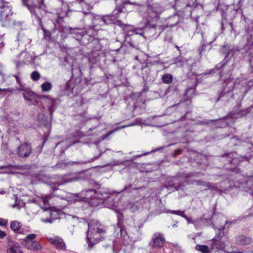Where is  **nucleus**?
I'll return each mask as SVG.
<instances>
[{"mask_svg":"<svg viewBox=\"0 0 253 253\" xmlns=\"http://www.w3.org/2000/svg\"><path fill=\"white\" fill-rule=\"evenodd\" d=\"M15 78H16V79L17 82L18 83H19V79L18 77L17 76H15Z\"/></svg>","mask_w":253,"mask_h":253,"instance_id":"obj_34","label":"nucleus"},{"mask_svg":"<svg viewBox=\"0 0 253 253\" xmlns=\"http://www.w3.org/2000/svg\"><path fill=\"white\" fill-rule=\"evenodd\" d=\"M163 11L162 7L158 4H152L149 9V16L152 19L158 18Z\"/></svg>","mask_w":253,"mask_h":253,"instance_id":"obj_7","label":"nucleus"},{"mask_svg":"<svg viewBox=\"0 0 253 253\" xmlns=\"http://www.w3.org/2000/svg\"><path fill=\"white\" fill-rule=\"evenodd\" d=\"M117 131V129H116V128H115V129H113V130H111L110 131H109V132L107 133V134L106 136L107 137V136H108L110 135L111 134H112L113 133L115 132V131Z\"/></svg>","mask_w":253,"mask_h":253,"instance_id":"obj_31","label":"nucleus"},{"mask_svg":"<svg viewBox=\"0 0 253 253\" xmlns=\"http://www.w3.org/2000/svg\"><path fill=\"white\" fill-rule=\"evenodd\" d=\"M122 12V9L121 8H118L115 9L113 12V14L112 15L115 18H117L118 17V15Z\"/></svg>","mask_w":253,"mask_h":253,"instance_id":"obj_23","label":"nucleus"},{"mask_svg":"<svg viewBox=\"0 0 253 253\" xmlns=\"http://www.w3.org/2000/svg\"><path fill=\"white\" fill-rule=\"evenodd\" d=\"M121 236L122 237H125L127 233L125 229L123 228H121L120 229Z\"/></svg>","mask_w":253,"mask_h":253,"instance_id":"obj_24","label":"nucleus"},{"mask_svg":"<svg viewBox=\"0 0 253 253\" xmlns=\"http://www.w3.org/2000/svg\"><path fill=\"white\" fill-rule=\"evenodd\" d=\"M41 75L38 71H34L31 75V77L34 81H38Z\"/></svg>","mask_w":253,"mask_h":253,"instance_id":"obj_19","label":"nucleus"},{"mask_svg":"<svg viewBox=\"0 0 253 253\" xmlns=\"http://www.w3.org/2000/svg\"><path fill=\"white\" fill-rule=\"evenodd\" d=\"M15 207V205H13V208H14Z\"/></svg>","mask_w":253,"mask_h":253,"instance_id":"obj_40","label":"nucleus"},{"mask_svg":"<svg viewBox=\"0 0 253 253\" xmlns=\"http://www.w3.org/2000/svg\"><path fill=\"white\" fill-rule=\"evenodd\" d=\"M101 22H103L104 24H109L112 23V20L110 19L109 16H104L100 18Z\"/></svg>","mask_w":253,"mask_h":253,"instance_id":"obj_18","label":"nucleus"},{"mask_svg":"<svg viewBox=\"0 0 253 253\" xmlns=\"http://www.w3.org/2000/svg\"><path fill=\"white\" fill-rule=\"evenodd\" d=\"M23 1L31 13L38 15V11L40 9L42 0H23Z\"/></svg>","mask_w":253,"mask_h":253,"instance_id":"obj_4","label":"nucleus"},{"mask_svg":"<svg viewBox=\"0 0 253 253\" xmlns=\"http://www.w3.org/2000/svg\"><path fill=\"white\" fill-rule=\"evenodd\" d=\"M162 80L165 84H169L172 82L173 77L170 74H165L162 77Z\"/></svg>","mask_w":253,"mask_h":253,"instance_id":"obj_13","label":"nucleus"},{"mask_svg":"<svg viewBox=\"0 0 253 253\" xmlns=\"http://www.w3.org/2000/svg\"><path fill=\"white\" fill-rule=\"evenodd\" d=\"M48 241L57 249L64 250L66 249L65 244L62 238L59 237H54L48 239Z\"/></svg>","mask_w":253,"mask_h":253,"instance_id":"obj_8","label":"nucleus"},{"mask_svg":"<svg viewBox=\"0 0 253 253\" xmlns=\"http://www.w3.org/2000/svg\"><path fill=\"white\" fill-rule=\"evenodd\" d=\"M171 213L175 214H177L180 216H181L183 217L184 218H185L186 220H188V218L186 215H185L183 211H170Z\"/></svg>","mask_w":253,"mask_h":253,"instance_id":"obj_21","label":"nucleus"},{"mask_svg":"<svg viewBox=\"0 0 253 253\" xmlns=\"http://www.w3.org/2000/svg\"><path fill=\"white\" fill-rule=\"evenodd\" d=\"M21 224L20 222L17 221H14L11 223L10 228L13 231H17L20 229Z\"/></svg>","mask_w":253,"mask_h":253,"instance_id":"obj_15","label":"nucleus"},{"mask_svg":"<svg viewBox=\"0 0 253 253\" xmlns=\"http://www.w3.org/2000/svg\"><path fill=\"white\" fill-rule=\"evenodd\" d=\"M196 250L202 252V253H208L210 252V249L207 246L197 245L195 248Z\"/></svg>","mask_w":253,"mask_h":253,"instance_id":"obj_14","label":"nucleus"},{"mask_svg":"<svg viewBox=\"0 0 253 253\" xmlns=\"http://www.w3.org/2000/svg\"><path fill=\"white\" fill-rule=\"evenodd\" d=\"M131 125H128V126H119L117 128H116V129H117V130H119L120 129H121L122 128H124L126 126H130Z\"/></svg>","mask_w":253,"mask_h":253,"instance_id":"obj_30","label":"nucleus"},{"mask_svg":"<svg viewBox=\"0 0 253 253\" xmlns=\"http://www.w3.org/2000/svg\"><path fill=\"white\" fill-rule=\"evenodd\" d=\"M219 232L213 239L210 241V249L212 251L223 250L226 245L225 242L221 240L224 236L223 228L219 229Z\"/></svg>","mask_w":253,"mask_h":253,"instance_id":"obj_2","label":"nucleus"},{"mask_svg":"<svg viewBox=\"0 0 253 253\" xmlns=\"http://www.w3.org/2000/svg\"><path fill=\"white\" fill-rule=\"evenodd\" d=\"M106 232L105 227L97 220L92 219L88 224L87 239L90 243L98 242L100 240L99 235Z\"/></svg>","mask_w":253,"mask_h":253,"instance_id":"obj_1","label":"nucleus"},{"mask_svg":"<svg viewBox=\"0 0 253 253\" xmlns=\"http://www.w3.org/2000/svg\"><path fill=\"white\" fill-rule=\"evenodd\" d=\"M32 151L31 144L27 142L24 143L17 148V155L21 158H27L30 155Z\"/></svg>","mask_w":253,"mask_h":253,"instance_id":"obj_5","label":"nucleus"},{"mask_svg":"<svg viewBox=\"0 0 253 253\" xmlns=\"http://www.w3.org/2000/svg\"><path fill=\"white\" fill-rule=\"evenodd\" d=\"M243 253L241 252H235V253Z\"/></svg>","mask_w":253,"mask_h":253,"instance_id":"obj_37","label":"nucleus"},{"mask_svg":"<svg viewBox=\"0 0 253 253\" xmlns=\"http://www.w3.org/2000/svg\"><path fill=\"white\" fill-rule=\"evenodd\" d=\"M89 13H90V11H88V12H84V15L89 14Z\"/></svg>","mask_w":253,"mask_h":253,"instance_id":"obj_35","label":"nucleus"},{"mask_svg":"<svg viewBox=\"0 0 253 253\" xmlns=\"http://www.w3.org/2000/svg\"><path fill=\"white\" fill-rule=\"evenodd\" d=\"M114 24L117 26L121 27L124 30L126 29V27H130V25L125 24L123 23L121 21L117 20L114 22Z\"/></svg>","mask_w":253,"mask_h":253,"instance_id":"obj_20","label":"nucleus"},{"mask_svg":"<svg viewBox=\"0 0 253 253\" xmlns=\"http://www.w3.org/2000/svg\"><path fill=\"white\" fill-rule=\"evenodd\" d=\"M43 30L44 31V35L45 36H48L49 35V32H48L47 31H45V29H43Z\"/></svg>","mask_w":253,"mask_h":253,"instance_id":"obj_32","label":"nucleus"},{"mask_svg":"<svg viewBox=\"0 0 253 253\" xmlns=\"http://www.w3.org/2000/svg\"><path fill=\"white\" fill-rule=\"evenodd\" d=\"M23 95L24 99L29 101H32L37 96L36 94L30 90L25 91L23 93Z\"/></svg>","mask_w":253,"mask_h":253,"instance_id":"obj_12","label":"nucleus"},{"mask_svg":"<svg viewBox=\"0 0 253 253\" xmlns=\"http://www.w3.org/2000/svg\"><path fill=\"white\" fill-rule=\"evenodd\" d=\"M43 91H48L51 89V84L48 82L42 84L41 85Z\"/></svg>","mask_w":253,"mask_h":253,"instance_id":"obj_17","label":"nucleus"},{"mask_svg":"<svg viewBox=\"0 0 253 253\" xmlns=\"http://www.w3.org/2000/svg\"><path fill=\"white\" fill-rule=\"evenodd\" d=\"M49 111H50V112L51 115H52V110H51V108H49Z\"/></svg>","mask_w":253,"mask_h":253,"instance_id":"obj_36","label":"nucleus"},{"mask_svg":"<svg viewBox=\"0 0 253 253\" xmlns=\"http://www.w3.org/2000/svg\"><path fill=\"white\" fill-rule=\"evenodd\" d=\"M165 242L163 235L160 232L155 233L149 243V246L153 249L161 248Z\"/></svg>","mask_w":253,"mask_h":253,"instance_id":"obj_3","label":"nucleus"},{"mask_svg":"<svg viewBox=\"0 0 253 253\" xmlns=\"http://www.w3.org/2000/svg\"><path fill=\"white\" fill-rule=\"evenodd\" d=\"M26 246L28 249L34 251L41 250L42 248L39 242L36 241L28 242Z\"/></svg>","mask_w":253,"mask_h":253,"instance_id":"obj_10","label":"nucleus"},{"mask_svg":"<svg viewBox=\"0 0 253 253\" xmlns=\"http://www.w3.org/2000/svg\"><path fill=\"white\" fill-rule=\"evenodd\" d=\"M7 4L8 3L5 2L0 6V19L2 22L10 20L12 15L11 7Z\"/></svg>","mask_w":253,"mask_h":253,"instance_id":"obj_6","label":"nucleus"},{"mask_svg":"<svg viewBox=\"0 0 253 253\" xmlns=\"http://www.w3.org/2000/svg\"><path fill=\"white\" fill-rule=\"evenodd\" d=\"M238 243L242 245H246L252 243V240L251 238L247 237L244 235L239 236L237 238Z\"/></svg>","mask_w":253,"mask_h":253,"instance_id":"obj_11","label":"nucleus"},{"mask_svg":"<svg viewBox=\"0 0 253 253\" xmlns=\"http://www.w3.org/2000/svg\"><path fill=\"white\" fill-rule=\"evenodd\" d=\"M124 3H126V4H130L135 5H138V3H137L136 2H131L128 0H126Z\"/></svg>","mask_w":253,"mask_h":253,"instance_id":"obj_29","label":"nucleus"},{"mask_svg":"<svg viewBox=\"0 0 253 253\" xmlns=\"http://www.w3.org/2000/svg\"><path fill=\"white\" fill-rule=\"evenodd\" d=\"M49 196H46L44 197H42V202L44 203V205H48V199Z\"/></svg>","mask_w":253,"mask_h":253,"instance_id":"obj_25","label":"nucleus"},{"mask_svg":"<svg viewBox=\"0 0 253 253\" xmlns=\"http://www.w3.org/2000/svg\"><path fill=\"white\" fill-rule=\"evenodd\" d=\"M36 237V235L35 234H30L28 235L25 238V241L26 242V244H28V242H32L31 240H33Z\"/></svg>","mask_w":253,"mask_h":253,"instance_id":"obj_22","label":"nucleus"},{"mask_svg":"<svg viewBox=\"0 0 253 253\" xmlns=\"http://www.w3.org/2000/svg\"><path fill=\"white\" fill-rule=\"evenodd\" d=\"M36 97L32 101H30L31 103L34 105H37L38 104V101L36 99Z\"/></svg>","mask_w":253,"mask_h":253,"instance_id":"obj_28","label":"nucleus"},{"mask_svg":"<svg viewBox=\"0 0 253 253\" xmlns=\"http://www.w3.org/2000/svg\"><path fill=\"white\" fill-rule=\"evenodd\" d=\"M71 181H72V180H68L66 181V182H70Z\"/></svg>","mask_w":253,"mask_h":253,"instance_id":"obj_38","label":"nucleus"},{"mask_svg":"<svg viewBox=\"0 0 253 253\" xmlns=\"http://www.w3.org/2000/svg\"><path fill=\"white\" fill-rule=\"evenodd\" d=\"M7 223V220L0 218V225L5 226V225H6Z\"/></svg>","mask_w":253,"mask_h":253,"instance_id":"obj_26","label":"nucleus"},{"mask_svg":"<svg viewBox=\"0 0 253 253\" xmlns=\"http://www.w3.org/2000/svg\"><path fill=\"white\" fill-rule=\"evenodd\" d=\"M7 253H22L21 246L17 243H12L7 250Z\"/></svg>","mask_w":253,"mask_h":253,"instance_id":"obj_9","label":"nucleus"},{"mask_svg":"<svg viewBox=\"0 0 253 253\" xmlns=\"http://www.w3.org/2000/svg\"><path fill=\"white\" fill-rule=\"evenodd\" d=\"M194 182H195L196 185H197L203 186L204 187H208V188L212 187L211 184L209 182L202 181H199V180H196Z\"/></svg>","mask_w":253,"mask_h":253,"instance_id":"obj_16","label":"nucleus"},{"mask_svg":"<svg viewBox=\"0 0 253 253\" xmlns=\"http://www.w3.org/2000/svg\"><path fill=\"white\" fill-rule=\"evenodd\" d=\"M79 1L81 2L82 1H83V0H78Z\"/></svg>","mask_w":253,"mask_h":253,"instance_id":"obj_39","label":"nucleus"},{"mask_svg":"<svg viewBox=\"0 0 253 253\" xmlns=\"http://www.w3.org/2000/svg\"><path fill=\"white\" fill-rule=\"evenodd\" d=\"M42 221L44 222H50V223L51 222V220L49 219H44V220L43 219Z\"/></svg>","mask_w":253,"mask_h":253,"instance_id":"obj_33","label":"nucleus"},{"mask_svg":"<svg viewBox=\"0 0 253 253\" xmlns=\"http://www.w3.org/2000/svg\"><path fill=\"white\" fill-rule=\"evenodd\" d=\"M5 236H6L5 232L0 230V238H3Z\"/></svg>","mask_w":253,"mask_h":253,"instance_id":"obj_27","label":"nucleus"}]
</instances>
